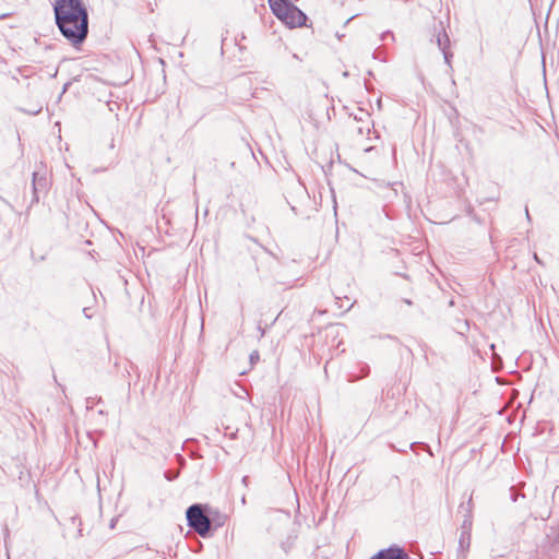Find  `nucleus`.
<instances>
[{"instance_id": "nucleus-7", "label": "nucleus", "mask_w": 559, "mask_h": 559, "mask_svg": "<svg viewBox=\"0 0 559 559\" xmlns=\"http://www.w3.org/2000/svg\"><path fill=\"white\" fill-rule=\"evenodd\" d=\"M472 526H473V515L465 514L464 520L461 525V533L471 534Z\"/></svg>"}, {"instance_id": "nucleus-15", "label": "nucleus", "mask_w": 559, "mask_h": 559, "mask_svg": "<svg viewBox=\"0 0 559 559\" xmlns=\"http://www.w3.org/2000/svg\"><path fill=\"white\" fill-rule=\"evenodd\" d=\"M259 330H260V332H261V336H263V335H264V333H265L264 329H262L261 326H259Z\"/></svg>"}, {"instance_id": "nucleus-5", "label": "nucleus", "mask_w": 559, "mask_h": 559, "mask_svg": "<svg viewBox=\"0 0 559 559\" xmlns=\"http://www.w3.org/2000/svg\"><path fill=\"white\" fill-rule=\"evenodd\" d=\"M436 43L441 51H445L450 46V38L445 32L442 22H439L438 26H435Z\"/></svg>"}, {"instance_id": "nucleus-6", "label": "nucleus", "mask_w": 559, "mask_h": 559, "mask_svg": "<svg viewBox=\"0 0 559 559\" xmlns=\"http://www.w3.org/2000/svg\"><path fill=\"white\" fill-rule=\"evenodd\" d=\"M471 546V534L461 533L459 538V549L456 559H466V554Z\"/></svg>"}, {"instance_id": "nucleus-13", "label": "nucleus", "mask_w": 559, "mask_h": 559, "mask_svg": "<svg viewBox=\"0 0 559 559\" xmlns=\"http://www.w3.org/2000/svg\"><path fill=\"white\" fill-rule=\"evenodd\" d=\"M259 359V353L257 350H254L251 355H250V360L251 362H254V360H258Z\"/></svg>"}, {"instance_id": "nucleus-9", "label": "nucleus", "mask_w": 559, "mask_h": 559, "mask_svg": "<svg viewBox=\"0 0 559 559\" xmlns=\"http://www.w3.org/2000/svg\"><path fill=\"white\" fill-rule=\"evenodd\" d=\"M360 370H361V373H362V374H361L360 377H357V379H358V378H365V377H367V376L369 374V372H370V367H369L367 364H361V366H360ZM354 380H356V378H352V379H349V381H354Z\"/></svg>"}, {"instance_id": "nucleus-12", "label": "nucleus", "mask_w": 559, "mask_h": 559, "mask_svg": "<svg viewBox=\"0 0 559 559\" xmlns=\"http://www.w3.org/2000/svg\"><path fill=\"white\" fill-rule=\"evenodd\" d=\"M359 111H360L361 116L360 115L355 116V119H357V120H362V116H369V114L362 109H359Z\"/></svg>"}, {"instance_id": "nucleus-17", "label": "nucleus", "mask_w": 559, "mask_h": 559, "mask_svg": "<svg viewBox=\"0 0 559 559\" xmlns=\"http://www.w3.org/2000/svg\"><path fill=\"white\" fill-rule=\"evenodd\" d=\"M525 213H526L527 218H530V214H528V210L527 209L525 210Z\"/></svg>"}, {"instance_id": "nucleus-1", "label": "nucleus", "mask_w": 559, "mask_h": 559, "mask_svg": "<svg viewBox=\"0 0 559 559\" xmlns=\"http://www.w3.org/2000/svg\"><path fill=\"white\" fill-rule=\"evenodd\" d=\"M55 21L62 36L73 46L85 41L88 12L82 0H55Z\"/></svg>"}, {"instance_id": "nucleus-10", "label": "nucleus", "mask_w": 559, "mask_h": 559, "mask_svg": "<svg viewBox=\"0 0 559 559\" xmlns=\"http://www.w3.org/2000/svg\"><path fill=\"white\" fill-rule=\"evenodd\" d=\"M442 53H443L445 63L448 66H451V58L453 57V53L449 49H445V51H442Z\"/></svg>"}, {"instance_id": "nucleus-3", "label": "nucleus", "mask_w": 559, "mask_h": 559, "mask_svg": "<svg viewBox=\"0 0 559 559\" xmlns=\"http://www.w3.org/2000/svg\"><path fill=\"white\" fill-rule=\"evenodd\" d=\"M188 526L201 537H209L211 533V521L200 503L190 506L186 511Z\"/></svg>"}, {"instance_id": "nucleus-14", "label": "nucleus", "mask_w": 559, "mask_h": 559, "mask_svg": "<svg viewBox=\"0 0 559 559\" xmlns=\"http://www.w3.org/2000/svg\"><path fill=\"white\" fill-rule=\"evenodd\" d=\"M90 310H91L90 308H84V309H83V313H84V316H85L87 319H91V318H92V316H93V314L90 312Z\"/></svg>"}, {"instance_id": "nucleus-16", "label": "nucleus", "mask_w": 559, "mask_h": 559, "mask_svg": "<svg viewBox=\"0 0 559 559\" xmlns=\"http://www.w3.org/2000/svg\"><path fill=\"white\" fill-rule=\"evenodd\" d=\"M534 259L538 262V263H542L539 258L537 257V254H534Z\"/></svg>"}, {"instance_id": "nucleus-8", "label": "nucleus", "mask_w": 559, "mask_h": 559, "mask_svg": "<svg viewBox=\"0 0 559 559\" xmlns=\"http://www.w3.org/2000/svg\"><path fill=\"white\" fill-rule=\"evenodd\" d=\"M473 499L472 497H469V499L467 500L466 504L462 503L460 506L461 509H463L465 511V514H472V511H473Z\"/></svg>"}, {"instance_id": "nucleus-2", "label": "nucleus", "mask_w": 559, "mask_h": 559, "mask_svg": "<svg viewBox=\"0 0 559 559\" xmlns=\"http://www.w3.org/2000/svg\"><path fill=\"white\" fill-rule=\"evenodd\" d=\"M270 7L276 17L289 27H301L306 25L307 15L288 0H269Z\"/></svg>"}, {"instance_id": "nucleus-11", "label": "nucleus", "mask_w": 559, "mask_h": 559, "mask_svg": "<svg viewBox=\"0 0 559 559\" xmlns=\"http://www.w3.org/2000/svg\"><path fill=\"white\" fill-rule=\"evenodd\" d=\"M177 476H178V473L167 472V473L165 474V477H166L168 480H174V479H176V478H177Z\"/></svg>"}, {"instance_id": "nucleus-4", "label": "nucleus", "mask_w": 559, "mask_h": 559, "mask_svg": "<svg viewBox=\"0 0 559 559\" xmlns=\"http://www.w3.org/2000/svg\"><path fill=\"white\" fill-rule=\"evenodd\" d=\"M33 202H38L40 195H45L49 188V179L47 176L46 167L43 164L36 166V169L33 171Z\"/></svg>"}]
</instances>
